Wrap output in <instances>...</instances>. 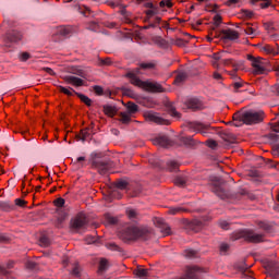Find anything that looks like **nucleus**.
Masks as SVG:
<instances>
[{
  "label": "nucleus",
  "instance_id": "obj_1",
  "mask_svg": "<svg viewBox=\"0 0 279 279\" xmlns=\"http://www.w3.org/2000/svg\"><path fill=\"white\" fill-rule=\"evenodd\" d=\"M149 234H151V231L147 228L131 226L120 231L118 236L124 243H130L131 241H138V239H144V241H146V239L149 238Z\"/></svg>",
  "mask_w": 279,
  "mask_h": 279
},
{
  "label": "nucleus",
  "instance_id": "obj_2",
  "mask_svg": "<svg viewBox=\"0 0 279 279\" xmlns=\"http://www.w3.org/2000/svg\"><path fill=\"white\" fill-rule=\"evenodd\" d=\"M125 77L130 78V83L133 86H137V88H143L144 90H148V93H165V88L160 83H151L145 82L138 78L134 72H129L125 74Z\"/></svg>",
  "mask_w": 279,
  "mask_h": 279
},
{
  "label": "nucleus",
  "instance_id": "obj_3",
  "mask_svg": "<svg viewBox=\"0 0 279 279\" xmlns=\"http://www.w3.org/2000/svg\"><path fill=\"white\" fill-rule=\"evenodd\" d=\"M239 239H244L246 243H263L265 241V234L256 233L254 230H241L232 234L233 241H239Z\"/></svg>",
  "mask_w": 279,
  "mask_h": 279
},
{
  "label": "nucleus",
  "instance_id": "obj_4",
  "mask_svg": "<svg viewBox=\"0 0 279 279\" xmlns=\"http://www.w3.org/2000/svg\"><path fill=\"white\" fill-rule=\"evenodd\" d=\"M240 119L245 125H254V123H260L265 119V112L248 110L243 112Z\"/></svg>",
  "mask_w": 279,
  "mask_h": 279
},
{
  "label": "nucleus",
  "instance_id": "obj_5",
  "mask_svg": "<svg viewBox=\"0 0 279 279\" xmlns=\"http://www.w3.org/2000/svg\"><path fill=\"white\" fill-rule=\"evenodd\" d=\"M145 121H149L150 123H156L157 125H171V121L160 117V113L154 111L144 112Z\"/></svg>",
  "mask_w": 279,
  "mask_h": 279
},
{
  "label": "nucleus",
  "instance_id": "obj_6",
  "mask_svg": "<svg viewBox=\"0 0 279 279\" xmlns=\"http://www.w3.org/2000/svg\"><path fill=\"white\" fill-rule=\"evenodd\" d=\"M247 60H250L251 66L253 68V75L265 74V63H263V58H255L254 56L248 54Z\"/></svg>",
  "mask_w": 279,
  "mask_h": 279
},
{
  "label": "nucleus",
  "instance_id": "obj_7",
  "mask_svg": "<svg viewBox=\"0 0 279 279\" xmlns=\"http://www.w3.org/2000/svg\"><path fill=\"white\" fill-rule=\"evenodd\" d=\"M88 223V219L86 218V214L78 213L74 218L71 219L70 228L72 230H82L86 228Z\"/></svg>",
  "mask_w": 279,
  "mask_h": 279
},
{
  "label": "nucleus",
  "instance_id": "obj_8",
  "mask_svg": "<svg viewBox=\"0 0 279 279\" xmlns=\"http://www.w3.org/2000/svg\"><path fill=\"white\" fill-rule=\"evenodd\" d=\"M189 130H191L192 132H195L196 134H203V136H206V134H208V129L210 128L208 124H204L202 122H190L187 124Z\"/></svg>",
  "mask_w": 279,
  "mask_h": 279
},
{
  "label": "nucleus",
  "instance_id": "obj_9",
  "mask_svg": "<svg viewBox=\"0 0 279 279\" xmlns=\"http://www.w3.org/2000/svg\"><path fill=\"white\" fill-rule=\"evenodd\" d=\"M92 168L97 169L100 175H106V173H108V171L110 170V166L108 165V162L97 158L92 160Z\"/></svg>",
  "mask_w": 279,
  "mask_h": 279
},
{
  "label": "nucleus",
  "instance_id": "obj_10",
  "mask_svg": "<svg viewBox=\"0 0 279 279\" xmlns=\"http://www.w3.org/2000/svg\"><path fill=\"white\" fill-rule=\"evenodd\" d=\"M154 225L156 228L160 229V232L163 234V236H169V234H171V227H169V225H167L162 218H155Z\"/></svg>",
  "mask_w": 279,
  "mask_h": 279
},
{
  "label": "nucleus",
  "instance_id": "obj_11",
  "mask_svg": "<svg viewBox=\"0 0 279 279\" xmlns=\"http://www.w3.org/2000/svg\"><path fill=\"white\" fill-rule=\"evenodd\" d=\"M206 226V219L201 218V219H193L192 221H190V223L187 225V228L190 230H192V232H199L202 230H204V227Z\"/></svg>",
  "mask_w": 279,
  "mask_h": 279
},
{
  "label": "nucleus",
  "instance_id": "obj_12",
  "mask_svg": "<svg viewBox=\"0 0 279 279\" xmlns=\"http://www.w3.org/2000/svg\"><path fill=\"white\" fill-rule=\"evenodd\" d=\"M220 35L223 40H239L240 38L239 32L230 28L222 29Z\"/></svg>",
  "mask_w": 279,
  "mask_h": 279
},
{
  "label": "nucleus",
  "instance_id": "obj_13",
  "mask_svg": "<svg viewBox=\"0 0 279 279\" xmlns=\"http://www.w3.org/2000/svg\"><path fill=\"white\" fill-rule=\"evenodd\" d=\"M4 40H7V43H19L23 40V34H21V32L17 31H11L7 33Z\"/></svg>",
  "mask_w": 279,
  "mask_h": 279
},
{
  "label": "nucleus",
  "instance_id": "obj_14",
  "mask_svg": "<svg viewBox=\"0 0 279 279\" xmlns=\"http://www.w3.org/2000/svg\"><path fill=\"white\" fill-rule=\"evenodd\" d=\"M242 29L246 36H251V38H256L258 36V27L252 24H242Z\"/></svg>",
  "mask_w": 279,
  "mask_h": 279
},
{
  "label": "nucleus",
  "instance_id": "obj_15",
  "mask_svg": "<svg viewBox=\"0 0 279 279\" xmlns=\"http://www.w3.org/2000/svg\"><path fill=\"white\" fill-rule=\"evenodd\" d=\"M65 84H71V86H84V80L73 76V75H66L63 77Z\"/></svg>",
  "mask_w": 279,
  "mask_h": 279
},
{
  "label": "nucleus",
  "instance_id": "obj_16",
  "mask_svg": "<svg viewBox=\"0 0 279 279\" xmlns=\"http://www.w3.org/2000/svg\"><path fill=\"white\" fill-rule=\"evenodd\" d=\"M153 145H158L159 147H169L171 145V141L169 137L162 135L153 138Z\"/></svg>",
  "mask_w": 279,
  "mask_h": 279
},
{
  "label": "nucleus",
  "instance_id": "obj_17",
  "mask_svg": "<svg viewBox=\"0 0 279 279\" xmlns=\"http://www.w3.org/2000/svg\"><path fill=\"white\" fill-rule=\"evenodd\" d=\"M185 105L190 110H202V101L197 98L189 99Z\"/></svg>",
  "mask_w": 279,
  "mask_h": 279
},
{
  "label": "nucleus",
  "instance_id": "obj_18",
  "mask_svg": "<svg viewBox=\"0 0 279 279\" xmlns=\"http://www.w3.org/2000/svg\"><path fill=\"white\" fill-rule=\"evenodd\" d=\"M138 66L143 69V71H154L156 66H158V63L156 61H148L140 63Z\"/></svg>",
  "mask_w": 279,
  "mask_h": 279
},
{
  "label": "nucleus",
  "instance_id": "obj_19",
  "mask_svg": "<svg viewBox=\"0 0 279 279\" xmlns=\"http://www.w3.org/2000/svg\"><path fill=\"white\" fill-rule=\"evenodd\" d=\"M126 112L129 113V114H136V112H138V105H136V104H134V102H132V101H129L128 104H126Z\"/></svg>",
  "mask_w": 279,
  "mask_h": 279
},
{
  "label": "nucleus",
  "instance_id": "obj_20",
  "mask_svg": "<svg viewBox=\"0 0 279 279\" xmlns=\"http://www.w3.org/2000/svg\"><path fill=\"white\" fill-rule=\"evenodd\" d=\"M120 121L121 123H124L125 125H128V123L132 121V114L128 112H120Z\"/></svg>",
  "mask_w": 279,
  "mask_h": 279
},
{
  "label": "nucleus",
  "instance_id": "obj_21",
  "mask_svg": "<svg viewBox=\"0 0 279 279\" xmlns=\"http://www.w3.org/2000/svg\"><path fill=\"white\" fill-rule=\"evenodd\" d=\"M108 267H109L108 259L100 258V262H99V265H98L99 274H104V271H106V269H108Z\"/></svg>",
  "mask_w": 279,
  "mask_h": 279
},
{
  "label": "nucleus",
  "instance_id": "obj_22",
  "mask_svg": "<svg viewBox=\"0 0 279 279\" xmlns=\"http://www.w3.org/2000/svg\"><path fill=\"white\" fill-rule=\"evenodd\" d=\"M104 112L108 117H114V114H117V109L110 105H106L104 106Z\"/></svg>",
  "mask_w": 279,
  "mask_h": 279
},
{
  "label": "nucleus",
  "instance_id": "obj_23",
  "mask_svg": "<svg viewBox=\"0 0 279 279\" xmlns=\"http://www.w3.org/2000/svg\"><path fill=\"white\" fill-rule=\"evenodd\" d=\"M90 136V133L88 132V129L81 130L80 134L76 135L77 141H86Z\"/></svg>",
  "mask_w": 279,
  "mask_h": 279
},
{
  "label": "nucleus",
  "instance_id": "obj_24",
  "mask_svg": "<svg viewBox=\"0 0 279 279\" xmlns=\"http://www.w3.org/2000/svg\"><path fill=\"white\" fill-rule=\"evenodd\" d=\"M126 216L131 221L138 219V211L136 209L129 208L126 209Z\"/></svg>",
  "mask_w": 279,
  "mask_h": 279
},
{
  "label": "nucleus",
  "instance_id": "obj_25",
  "mask_svg": "<svg viewBox=\"0 0 279 279\" xmlns=\"http://www.w3.org/2000/svg\"><path fill=\"white\" fill-rule=\"evenodd\" d=\"M213 193H215V195H217L221 199H225V197H226V190L222 189L221 186L214 187Z\"/></svg>",
  "mask_w": 279,
  "mask_h": 279
},
{
  "label": "nucleus",
  "instance_id": "obj_26",
  "mask_svg": "<svg viewBox=\"0 0 279 279\" xmlns=\"http://www.w3.org/2000/svg\"><path fill=\"white\" fill-rule=\"evenodd\" d=\"M168 170L173 173L175 171L180 170V163H178L177 161H169L168 162Z\"/></svg>",
  "mask_w": 279,
  "mask_h": 279
},
{
  "label": "nucleus",
  "instance_id": "obj_27",
  "mask_svg": "<svg viewBox=\"0 0 279 279\" xmlns=\"http://www.w3.org/2000/svg\"><path fill=\"white\" fill-rule=\"evenodd\" d=\"M148 274H149V270L145 268H137L135 270V276H137V278H147Z\"/></svg>",
  "mask_w": 279,
  "mask_h": 279
},
{
  "label": "nucleus",
  "instance_id": "obj_28",
  "mask_svg": "<svg viewBox=\"0 0 279 279\" xmlns=\"http://www.w3.org/2000/svg\"><path fill=\"white\" fill-rule=\"evenodd\" d=\"M180 213H186V209L182 208V207H171L168 210L169 215H180Z\"/></svg>",
  "mask_w": 279,
  "mask_h": 279
},
{
  "label": "nucleus",
  "instance_id": "obj_29",
  "mask_svg": "<svg viewBox=\"0 0 279 279\" xmlns=\"http://www.w3.org/2000/svg\"><path fill=\"white\" fill-rule=\"evenodd\" d=\"M59 90L60 93H63V95H68V97H73V93H75L73 88H66L64 86H59Z\"/></svg>",
  "mask_w": 279,
  "mask_h": 279
},
{
  "label": "nucleus",
  "instance_id": "obj_30",
  "mask_svg": "<svg viewBox=\"0 0 279 279\" xmlns=\"http://www.w3.org/2000/svg\"><path fill=\"white\" fill-rule=\"evenodd\" d=\"M268 275L270 276V278H278L279 276V266H275V267H271L269 270H268Z\"/></svg>",
  "mask_w": 279,
  "mask_h": 279
},
{
  "label": "nucleus",
  "instance_id": "obj_31",
  "mask_svg": "<svg viewBox=\"0 0 279 279\" xmlns=\"http://www.w3.org/2000/svg\"><path fill=\"white\" fill-rule=\"evenodd\" d=\"M175 186H186V178L184 177H177L174 179Z\"/></svg>",
  "mask_w": 279,
  "mask_h": 279
},
{
  "label": "nucleus",
  "instance_id": "obj_32",
  "mask_svg": "<svg viewBox=\"0 0 279 279\" xmlns=\"http://www.w3.org/2000/svg\"><path fill=\"white\" fill-rule=\"evenodd\" d=\"M78 97H80L81 101H83V104H85V106H93V100L90 98H88V96L78 94Z\"/></svg>",
  "mask_w": 279,
  "mask_h": 279
},
{
  "label": "nucleus",
  "instance_id": "obj_33",
  "mask_svg": "<svg viewBox=\"0 0 279 279\" xmlns=\"http://www.w3.org/2000/svg\"><path fill=\"white\" fill-rule=\"evenodd\" d=\"M244 86H247V83H245L243 81H239V82L233 83L234 93H239V89L243 88Z\"/></svg>",
  "mask_w": 279,
  "mask_h": 279
},
{
  "label": "nucleus",
  "instance_id": "obj_34",
  "mask_svg": "<svg viewBox=\"0 0 279 279\" xmlns=\"http://www.w3.org/2000/svg\"><path fill=\"white\" fill-rule=\"evenodd\" d=\"M60 34L61 36H69V34H71V32H73V28L71 26H63L60 28Z\"/></svg>",
  "mask_w": 279,
  "mask_h": 279
},
{
  "label": "nucleus",
  "instance_id": "obj_35",
  "mask_svg": "<svg viewBox=\"0 0 279 279\" xmlns=\"http://www.w3.org/2000/svg\"><path fill=\"white\" fill-rule=\"evenodd\" d=\"M182 143H184V145H195V140H193L192 136H184L181 138Z\"/></svg>",
  "mask_w": 279,
  "mask_h": 279
},
{
  "label": "nucleus",
  "instance_id": "obj_36",
  "mask_svg": "<svg viewBox=\"0 0 279 279\" xmlns=\"http://www.w3.org/2000/svg\"><path fill=\"white\" fill-rule=\"evenodd\" d=\"M116 189H119L120 191H125L128 189V181H119L116 183Z\"/></svg>",
  "mask_w": 279,
  "mask_h": 279
},
{
  "label": "nucleus",
  "instance_id": "obj_37",
  "mask_svg": "<svg viewBox=\"0 0 279 279\" xmlns=\"http://www.w3.org/2000/svg\"><path fill=\"white\" fill-rule=\"evenodd\" d=\"M257 226L260 228V230H271V226L265 221L257 222Z\"/></svg>",
  "mask_w": 279,
  "mask_h": 279
},
{
  "label": "nucleus",
  "instance_id": "obj_38",
  "mask_svg": "<svg viewBox=\"0 0 279 279\" xmlns=\"http://www.w3.org/2000/svg\"><path fill=\"white\" fill-rule=\"evenodd\" d=\"M14 202L15 206H20V208H25V206H27V203L23 198H16Z\"/></svg>",
  "mask_w": 279,
  "mask_h": 279
},
{
  "label": "nucleus",
  "instance_id": "obj_39",
  "mask_svg": "<svg viewBox=\"0 0 279 279\" xmlns=\"http://www.w3.org/2000/svg\"><path fill=\"white\" fill-rule=\"evenodd\" d=\"M207 147H209L210 149H217V141L215 140H208L206 142Z\"/></svg>",
  "mask_w": 279,
  "mask_h": 279
},
{
  "label": "nucleus",
  "instance_id": "obj_40",
  "mask_svg": "<svg viewBox=\"0 0 279 279\" xmlns=\"http://www.w3.org/2000/svg\"><path fill=\"white\" fill-rule=\"evenodd\" d=\"M93 89H94V93H96V95H98V96L104 95V87H101V86H99V85H95V86L93 87Z\"/></svg>",
  "mask_w": 279,
  "mask_h": 279
},
{
  "label": "nucleus",
  "instance_id": "obj_41",
  "mask_svg": "<svg viewBox=\"0 0 279 279\" xmlns=\"http://www.w3.org/2000/svg\"><path fill=\"white\" fill-rule=\"evenodd\" d=\"M264 51H266V53H271L272 56H278V52L269 45L264 47Z\"/></svg>",
  "mask_w": 279,
  "mask_h": 279
},
{
  "label": "nucleus",
  "instance_id": "obj_42",
  "mask_svg": "<svg viewBox=\"0 0 279 279\" xmlns=\"http://www.w3.org/2000/svg\"><path fill=\"white\" fill-rule=\"evenodd\" d=\"M64 204H65V201H64V198H62V197L57 198V199L54 201V206H57V208H62V206H64Z\"/></svg>",
  "mask_w": 279,
  "mask_h": 279
},
{
  "label": "nucleus",
  "instance_id": "obj_43",
  "mask_svg": "<svg viewBox=\"0 0 279 279\" xmlns=\"http://www.w3.org/2000/svg\"><path fill=\"white\" fill-rule=\"evenodd\" d=\"M110 64H112V59H110V58H106V59L100 60V65L101 66H110Z\"/></svg>",
  "mask_w": 279,
  "mask_h": 279
},
{
  "label": "nucleus",
  "instance_id": "obj_44",
  "mask_svg": "<svg viewBox=\"0 0 279 279\" xmlns=\"http://www.w3.org/2000/svg\"><path fill=\"white\" fill-rule=\"evenodd\" d=\"M81 271H82V268H80V265L76 264L72 270V275L77 278L80 277Z\"/></svg>",
  "mask_w": 279,
  "mask_h": 279
},
{
  "label": "nucleus",
  "instance_id": "obj_45",
  "mask_svg": "<svg viewBox=\"0 0 279 279\" xmlns=\"http://www.w3.org/2000/svg\"><path fill=\"white\" fill-rule=\"evenodd\" d=\"M108 5H109L110 8H119V7H121V0L109 1V2H108Z\"/></svg>",
  "mask_w": 279,
  "mask_h": 279
},
{
  "label": "nucleus",
  "instance_id": "obj_46",
  "mask_svg": "<svg viewBox=\"0 0 279 279\" xmlns=\"http://www.w3.org/2000/svg\"><path fill=\"white\" fill-rule=\"evenodd\" d=\"M185 256H186L187 258H193V257L197 256V252H196V251H193V250H186V251H185Z\"/></svg>",
  "mask_w": 279,
  "mask_h": 279
},
{
  "label": "nucleus",
  "instance_id": "obj_47",
  "mask_svg": "<svg viewBox=\"0 0 279 279\" xmlns=\"http://www.w3.org/2000/svg\"><path fill=\"white\" fill-rule=\"evenodd\" d=\"M242 16H245V19H252L254 16V12L250 10H242Z\"/></svg>",
  "mask_w": 279,
  "mask_h": 279
},
{
  "label": "nucleus",
  "instance_id": "obj_48",
  "mask_svg": "<svg viewBox=\"0 0 279 279\" xmlns=\"http://www.w3.org/2000/svg\"><path fill=\"white\" fill-rule=\"evenodd\" d=\"M159 5H160V8H165V5H166V8H173V3H171V1H169V0H162L161 2H159Z\"/></svg>",
  "mask_w": 279,
  "mask_h": 279
},
{
  "label": "nucleus",
  "instance_id": "obj_49",
  "mask_svg": "<svg viewBox=\"0 0 279 279\" xmlns=\"http://www.w3.org/2000/svg\"><path fill=\"white\" fill-rule=\"evenodd\" d=\"M228 250H230V244H228V243H221L220 244V252L222 254H226V252H228Z\"/></svg>",
  "mask_w": 279,
  "mask_h": 279
},
{
  "label": "nucleus",
  "instance_id": "obj_50",
  "mask_svg": "<svg viewBox=\"0 0 279 279\" xmlns=\"http://www.w3.org/2000/svg\"><path fill=\"white\" fill-rule=\"evenodd\" d=\"M185 77H186V75H184V73L177 75V77L174 80V84H180L181 82H184Z\"/></svg>",
  "mask_w": 279,
  "mask_h": 279
},
{
  "label": "nucleus",
  "instance_id": "obj_51",
  "mask_svg": "<svg viewBox=\"0 0 279 279\" xmlns=\"http://www.w3.org/2000/svg\"><path fill=\"white\" fill-rule=\"evenodd\" d=\"M88 29H90V32H98L99 31V24L92 22L88 26Z\"/></svg>",
  "mask_w": 279,
  "mask_h": 279
},
{
  "label": "nucleus",
  "instance_id": "obj_52",
  "mask_svg": "<svg viewBox=\"0 0 279 279\" xmlns=\"http://www.w3.org/2000/svg\"><path fill=\"white\" fill-rule=\"evenodd\" d=\"M214 24L216 25V27H219L221 25V15L216 14L214 16Z\"/></svg>",
  "mask_w": 279,
  "mask_h": 279
},
{
  "label": "nucleus",
  "instance_id": "obj_53",
  "mask_svg": "<svg viewBox=\"0 0 279 279\" xmlns=\"http://www.w3.org/2000/svg\"><path fill=\"white\" fill-rule=\"evenodd\" d=\"M31 56L28 52H23L21 56H20V60L21 62H27V60H29Z\"/></svg>",
  "mask_w": 279,
  "mask_h": 279
},
{
  "label": "nucleus",
  "instance_id": "obj_54",
  "mask_svg": "<svg viewBox=\"0 0 279 279\" xmlns=\"http://www.w3.org/2000/svg\"><path fill=\"white\" fill-rule=\"evenodd\" d=\"M219 226H220V228H221L222 230H228V229L230 228V223H228V221H226V220H221V221L219 222Z\"/></svg>",
  "mask_w": 279,
  "mask_h": 279
},
{
  "label": "nucleus",
  "instance_id": "obj_55",
  "mask_svg": "<svg viewBox=\"0 0 279 279\" xmlns=\"http://www.w3.org/2000/svg\"><path fill=\"white\" fill-rule=\"evenodd\" d=\"M272 154L274 156H279V144L272 146Z\"/></svg>",
  "mask_w": 279,
  "mask_h": 279
},
{
  "label": "nucleus",
  "instance_id": "obj_56",
  "mask_svg": "<svg viewBox=\"0 0 279 279\" xmlns=\"http://www.w3.org/2000/svg\"><path fill=\"white\" fill-rule=\"evenodd\" d=\"M170 114H171V117L180 118V112H178V110H175V108L170 109Z\"/></svg>",
  "mask_w": 279,
  "mask_h": 279
},
{
  "label": "nucleus",
  "instance_id": "obj_57",
  "mask_svg": "<svg viewBox=\"0 0 279 279\" xmlns=\"http://www.w3.org/2000/svg\"><path fill=\"white\" fill-rule=\"evenodd\" d=\"M220 62L225 66H228V65L232 64V59H222Z\"/></svg>",
  "mask_w": 279,
  "mask_h": 279
},
{
  "label": "nucleus",
  "instance_id": "obj_58",
  "mask_svg": "<svg viewBox=\"0 0 279 279\" xmlns=\"http://www.w3.org/2000/svg\"><path fill=\"white\" fill-rule=\"evenodd\" d=\"M264 1H266V2L260 4L262 10H265V9L269 8V5H271V2L269 0H264Z\"/></svg>",
  "mask_w": 279,
  "mask_h": 279
},
{
  "label": "nucleus",
  "instance_id": "obj_59",
  "mask_svg": "<svg viewBox=\"0 0 279 279\" xmlns=\"http://www.w3.org/2000/svg\"><path fill=\"white\" fill-rule=\"evenodd\" d=\"M107 221L109 223H111V226H114V223H117L118 219L116 217H108L107 218Z\"/></svg>",
  "mask_w": 279,
  "mask_h": 279
},
{
  "label": "nucleus",
  "instance_id": "obj_60",
  "mask_svg": "<svg viewBox=\"0 0 279 279\" xmlns=\"http://www.w3.org/2000/svg\"><path fill=\"white\" fill-rule=\"evenodd\" d=\"M214 80H217V82L222 80V76L219 72H214Z\"/></svg>",
  "mask_w": 279,
  "mask_h": 279
},
{
  "label": "nucleus",
  "instance_id": "obj_61",
  "mask_svg": "<svg viewBox=\"0 0 279 279\" xmlns=\"http://www.w3.org/2000/svg\"><path fill=\"white\" fill-rule=\"evenodd\" d=\"M26 267H27V269H34V268L36 267V263H34V262H27V263H26Z\"/></svg>",
  "mask_w": 279,
  "mask_h": 279
},
{
  "label": "nucleus",
  "instance_id": "obj_62",
  "mask_svg": "<svg viewBox=\"0 0 279 279\" xmlns=\"http://www.w3.org/2000/svg\"><path fill=\"white\" fill-rule=\"evenodd\" d=\"M154 14H156V10H154V9H150V10L146 11L147 16H154Z\"/></svg>",
  "mask_w": 279,
  "mask_h": 279
},
{
  "label": "nucleus",
  "instance_id": "obj_63",
  "mask_svg": "<svg viewBox=\"0 0 279 279\" xmlns=\"http://www.w3.org/2000/svg\"><path fill=\"white\" fill-rule=\"evenodd\" d=\"M86 243L90 244V243H95V238L94 236H87L85 239Z\"/></svg>",
  "mask_w": 279,
  "mask_h": 279
},
{
  "label": "nucleus",
  "instance_id": "obj_64",
  "mask_svg": "<svg viewBox=\"0 0 279 279\" xmlns=\"http://www.w3.org/2000/svg\"><path fill=\"white\" fill-rule=\"evenodd\" d=\"M144 8H149L150 10H154V3L151 2H145Z\"/></svg>",
  "mask_w": 279,
  "mask_h": 279
}]
</instances>
